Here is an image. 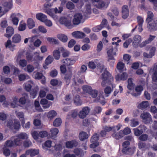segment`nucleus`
<instances>
[{"instance_id":"26","label":"nucleus","mask_w":157,"mask_h":157,"mask_svg":"<svg viewBox=\"0 0 157 157\" xmlns=\"http://www.w3.org/2000/svg\"><path fill=\"white\" fill-rule=\"evenodd\" d=\"M149 105V103L148 101H143L141 102L138 106V108L139 109H143L147 108Z\"/></svg>"},{"instance_id":"54","label":"nucleus","mask_w":157,"mask_h":157,"mask_svg":"<svg viewBox=\"0 0 157 157\" xmlns=\"http://www.w3.org/2000/svg\"><path fill=\"white\" fill-rule=\"evenodd\" d=\"M91 6L90 4H87L86 6V10L85 12L87 14H90L91 13Z\"/></svg>"},{"instance_id":"49","label":"nucleus","mask_w":157,"mask_h":157,"mask_svg":"<svg viewBox=\"0 0 157 157\" xmlns=\"http://www.w3.org/2000/svg\"><path fill=\"white\" fill-rule=\"evenodd\" d=\"M130 125L132 127H135L139 124L138 121L136 119H133L130 120Z\"/></svg>"},{"instance_id":"28","label":"nucleus","mask_w":157,"mask_h":157,"mask_svg":"<svg viewBox=\"0 0 157 157\" xmlns=\"http://www.w3.org/2000/svg\"><path fill=\"white\" fill-rule=\"evenodd\" d=\"M152 81L157 82V65L155 66L153 69Z\"/></svg>"},{"instance_id":"43","label":"nucleus","mask_w":157,"mask_h":157,"mask_svg":"<svg viewBox=\"0 0 157 157\" xmlns=\"http://www.w3.org/2000/svg\"><path fill=\"white\" fill-rule=\"evenodd\" d=\"M74 152L77 155L81 156L83 155L82 151L80 149L77 148L75 149Z\"/></svg>"},{"instance_id":"51","label":"nucleus","mask_w":157,"mask_h":157,"mask_svg":"<svg viewBox=\"0 0 157 157\" xmlns=\"http://www.w3.org/2000/svg\"><path fill=\"white\" fill-rule=\"evenodd\" d=\"M15 113L17 116L19 118V119H21L22 120H24V113L23 112H19L17 111H16Z\"/></svg>"},{"instance_id":"21","label":"nucleus","mask_w":157,"mask_h":157,"mask_svg":"<svg viewBox=\"0 0 157 157\" xmlns=\"http://www.w3.org/2000/svg\"><path fill=\"white\" fill-rule=\"evenodd\" d=\"M57 37L63 43L66 42L68 39L67 36L63 34H59L57 35Z\"/></svg>"},{"instance_id":"16","label":"nucleus","mask_w":157,"mask_h":157,"mask_svg":"<svg viewBox=\"0 0 157 157\" xmlns=\"http://www.w3.org/2000/svg\"><path fill=\"white\" fill-rule=\"evenodd\" d=\"M75 62V60H71L70 58H67L63 59L61 60L62 63L66 66H70L73 65Z\"/></svg>"},{"instance_id":"53","label":"nucleus","mask_w":157,"mask_h":157,"mask_svg":"<svg viewBox=\"0 0 157 157\" xmlns=\"http://www.w3.org/2000/svg\"><path fill=\"white\" fill-rule=\"evenodd\" d=\"M132 41V40L131 38H129L123 44V46L125 48H127L128 47V46L130 44Z\"/></svg>"},{"instance_id":"18","label":"nucleus","mask_w":157,"mask_h":157,"mask_svg":"<svg viewBox=\"0 0 157 157\" xmlns=\"http://www.w3.org/2000/svg\"><path fill=\"white\" fill-rule=\"evenodd\" d=\"M39 152V150L38 149H31L27 151L25 153L26 155H30L31 157H33L38 154Z\"/></svg>"},{"instance_id":"44","label":"nucleus","mask_w":157,"mask_h":157,"mask_svg":"<svg viewBox=\"0 0 157 157\" xmlns=\"http://www.w3.org/2000/svg\"><path fill=\"white\" fill-rule=\"evenodd\" d=\"M14 141L11 140H8L6 142V147H13L14 145Z\"/></svg>"},{"instance_id":"59","label":"nucleus","mask_w":157,"mask_h":157,"mask_svg":"<svg viewBox=\"0 0 157 157\" xmlns=\"http://www.w3.org/2000/svg\"><path fill=\"white\" fill-rule=\"evenodd\" d=\"M48 134L47 132L45 131H42L39 132V137L43 138L47 136Z\"/></svg>"},{"instance_id":"2","label":"nucleus","mask_w":157,"mask_h":157,"mask_svg":"<svg viewBox=\"0 0 157 157\" xmlns=\"http://www.w3.org/2000/svg\"><path fill=\"white\" fill-rule=\"evenodd\" d=\"M16 138L14 139L15 144L17 146H20L22 143V140H26L28 138V135L25 132H21L17 134Z\"/></svg>"},{"instance_id":"64","label":"nucleus","mask_w":157,"mask_h":157,"mask_svg":"<svg viewBox=\"0 0 157 157\" xmlns=\"http://www.w3.org/2000/svg\"><path fill=\"white\" fill-rule=\"evenodd\" d=\"M27 64V62L25 59H21L19 60V64L21 67H25Z\"/></svg>"},{"instance_id":"55","label":"nucleus","mask_w":157,"mask_h":157,"mask_svg":"<svg viewBox=\"0 0 157 157\" xmlns=\"http://www.w3.org/2000/svg\"><path fill=\"white\" fill-rule=\"evenodd\" d=\"M134 130L135 135L137 136H139L143 132V131L142 129L140 130L137 128L134 129Z\"/></svg>"},{"instance_id":"8","label":"nucleus","mask_w":157,"mask_h":157,"mask_svg":"<svg viewBox=\"0 0 157 157\" xmlns=\"http://www.w3.org/2000/svg\"><path fill=\"white\" fill-rule=\"evenodd\" d=\"M96 7L99 9L101 10H105L108 7L109 4L102 0L98 3L94 4Z\"/></svg>"},{"instance_id":"29","label":"nucleus","mask_w":157,"mask_h":157,"mask_svg":"<svg viewBox=\"0 0 157 157\" xmlns=\"http://www.w3.org/2000/svg\"><path fill=\"white\" fill-rule=\"evenodd\" d=\"M27 25L29 29H32L35 26L34 22L32 19L29 18L28 19Z\"/></svg>"},{"instance_id":"6","label":"nucleus","mask_w":157,"mask_h":157,"mask_svg":"<svg viewBox=\"0 0 157 157\" xmlns=\"http://www.w3.org/2000/svg\"><path fill=\"white\" fill-rule=\"evenodd\" d=\"M90 110V108L87 106L83 108L82 110L78 113L79 117L82 119L85 118L89 114Z\"/></svg>"},{"instance_id":"46","label":"nucleus","mask_w":157,"mask_h":157,"mask_svg":"<svg viewBox=\"0 0 157 157\" xmlns=\"http://www.w3.org/2000/svg\"><path fill=\"white\" fill-rule=\"evenodd\" d=\"M22 126L25 128H29L30 127V122H28L26 124L25 123L24 120H22L21 121Z\"/></svg>"},{"instance_id":"34","label":"nucleus","mask_w":157,"mask_h":157,"mask_svg":"<svg viewBox=\"0 0 157 157\" xmlns=\"http://www.w3.org/2000/svg\"><path fill=\"white\" fill-rule=\"evenodd\" d=\"M51 84L54 86L59 84V86H61L62 84V82L60 81H58L56 79H53L50 82Z\"/></svg>"},{"instance_id":"56","label":"nucleus","mask_w":157,"mask_h":157,"mask_svg":"<svg viewBox=\"0 0 157 157\" xmlns=\"http://www.w3.org/2000/svg\"><path fill=\"white\" fill-rule=\"evenodd\" d=\"M156 50L155 47L153 46H151L150 48L149 53L152 56H154L155 54Z\"/></svg>"},{"instance_id":"3","label":"nucleus","mask_w":157,"mask_h":157,"mask_svg":"<svg viewBox=\"0 0 157 157\" xmlns=\"http://www.w3.org/2000/svg\"><path fill=\"white\" fill-rule=\"evenodd\" d=\"M140 118L143 122L145 124L151 123L152 122V118L150 114L147 112H143L140 116Z\"/></svg>"},{"instance_id":"13","label":"nucleus","mask_w":157,"mask_h":157,"mask_svg":"<svg viewBox=\"0 0 157 157\" xmlns=\"http://www.w3.org/2000/svg\"><path fill=\"white\" fill-rule=\"evenodd\" d=\"M78 145V142L75 140L68 141L66 143V147L68 148H72L77 146Z\"/></svg>"},{"instance_id":"12","label":"nucleus","mask_w":157,"mask_h":157,"mask_svg":"<svg viewBox=\"0 0 157 157\" xmlns=\"http://www.w3.org/2000/svg\"><path fill=\"white\" fill-rule=\"evenodd\" d=\"M72 72L71 70L67 72L64 78V81L66 82V85H68L71 81V77L72 76Z\"/></svg>"},{"instance_id":"41","label":"nucleus","mask_w":157,"mask_h":157,"mask_svg":"<svg viewBox=\"0 0 157 157\" xmlns=\"http://www.w3.org/2000/svg\"><path fill=\"white\" fill-rule=\"evenodd\" d=\"M98 91L97 90L92 89L89 94L92 98H96L98 96Z\"/></svg>"},{"instance_id":"39","label":"nucleus","mask_w":157,"mask_h":157,"mask_svg":"<svg viewBox=\"0 0 157 157\" xmlns=\"http://www.w3.org/2000/svg\"><path fill=\"white\" fill-rule=\"evenodd\" d=\"M124 67V64L123 62H119L117 63V69L119 71H122Z\"/></svg>"},{"instance_id":"38","label":"nucleus","mask_w":157,"mask_h":157,"mask_svg":"<svg viewBox=\"0 0 157 157\" xmlns=\"http://www.w3.org/2000/svg\"><path fill=\"white\" fill-rule=\"evenodd\" d=\"M53 56L55 59L58 60L60 57V52L59 51L56 50L53 52Z\"/></svg>"},{"instance_id":"23","label":"nucleus","mask_w":157,"mask_h":157,"mask_svg":"<svg viewBox=\"0 0 157 157\" xmlns=\"http://www.w3.org/2000/svg\"><path fill=\"white\" fill-rule=\"evenodd\" d=\"M21 35L18 34H16L13 37L12 41L13 43H18L21 42Z\"/></svg>"},{"instance_id":"24","label":"nucleus","mask_w":157,"mask_h":157,"mask_svg":"<svg viewBox=\"0 0 157 157\" xmlns=\"http://www.w3.org/2000/svg\"><path fill=\"white\" fill-rule=\"evenodd\" d=\"M113 48H112L108 50L107 52V54L108 55L109 58L108 60V61H109L110 60H114V58L113 57V56L116 55V53L115 52H113Z\"/></svg>"},{"instance_id":"1","label":"nucleus","mask_w":157,"mask_h":157,"mask_svg":"<svg viewBox=\"0 0 157 157\" xmlns=\"http://www.w3.org/2000/svg\"><path fill=\"white\" fill-rule=\"evenodd\" d=\"M101 79L102 81L101 86L105 87L107 85H112L113 80V77L108 71L104 72L101 75Z\"/></svg>"},{"instance_id":"63","label":"nucleus","mask_w":157,"mask_h":157,"mask_svg":"<svg viewBox=\"0 0 157 157\" xmlns=\"http://www.w3.org/2000/svg\"><path fill=\"white\" fill-rule=\"evenodd\" d=\"M3 5L4 6L8 9H11L12 7V3L11 2H5L3 3Z\"/></svg>"},{"instance_id":"32","label":"nucleus","mask_w":157,"mask_h":157,"mask_svg":"<svg viewBox=\"0 0 157 157\" xmlns=\"http://www.w3.org/2000/svg\"><path fill=\"white\" fill-rule=\"evenodd\" d=\"M128 85L127 86L129 90H132L134 88V84L132 82V79L129 78L128 80Z\"/></svg>"},{"instance_id":"45","label":"nucleus","mask_w":157,"mask_h":157,"mask_svg":"<svg viewBox=\"0 0 157 157\" xmlns=\"http://www.w3.org/2000/svg\"><path fill=\"white\" fill-rule=\"evenodd\" d=\"M53 60V58L51 56H49L46 59L45 63L47 65L51 63Z\"/></svg>"},{"instance_id":"48","label":"nucleus","mask_w":157,"mask_h":157,"mask_svg":"<svg viewBox=\"0 0 157 157\" xmlns=\"http://www.w3.org/2000/svg\"><path fill=\"white\" fill-rule=\"evenodd\" d=\"M64 24L69 29H71L74 27L73 25L71 24V21L70 20L67 19V21H66Z\"/></svg>"},{"instance_id":"40","label":"nucleus","mask_w":157,"mask_h":157,"mask_svg":"<svg viewBox=\"0 0 157 157\" xmlns=\"http://www.w3.org/2000/svg\"><path fill=\"white\" fill-rule=\"evenodd\" d=\"M47 40L53 44H59V41L58 40L53 38L48 37L47 38Z\"/></svg>"},{"instance_id":"57","label":"nucleus","mask_w":157,"mask_h":157,"mask_svg":"<svg viewBox=\"0 0 157 157\" xmlns=\"http://www.w3.org/2000/svg\"><path fill=\"white\" fill-rule=\"evenodd\" d=\"M32 144L31 142L29 140H25L23 142V146L25 147H30L32 145Z\"/></svg>"},{"instance_id":"14","label":"nucleus","mask_w":157,"mask_h":157,"mask_svg":"<svg viewBox=\"0 0 157 157\" xmlns=\"http://www.w3.org/2000/svg\"><path fill=\"white\" fill-rule=\"evenodd\" d=\"M122 17L125 19L127 18L129 15V10L127 6H124L122 7Z\"/></svg>"},{"instance_id":"20","label":"nucleus","mask_w":157,"mask_h":157,"mask_svg":"<svg viewBox=\"0 0 157 157\" xmlns=\"http://www.w3.org/2000/svg\"><path fill=\"white\" fill-rule=\"evenodd\" d=\"M23 97L21 98L19 101L22 105L25 104L26 102L29 101V98L28 95L26 93H24L23 94Z\"/></svg>"},{"instance_id":"37","label":"nucleus","mask_w":157,"mask_h":157,"mask_svg":"<svg viewBox=\"0 0 157 157\" xmlns=\"http://www.w3.org/2000/svg\"><path fill=\"white\" fill-rule=\"evenodd\" d=\"M57 113L54 110H52L49 111L48 114V117L50 119H52L53 117L57 115Z\"/></svg>"},{"instance_id":"52","label":"nucleus","mask_w":157,"mask_h":157,"mask_svg":"<svg viewBox=\"0 0 157 157\" xmlns=\"http://www.w3.org/2000/svg\"><path fill=\"white\" fill-rule=\"evenodd\" d=\"M29 76L25 74H20L18 76L19 79L20 81H24L27 79Z\"/></svg>"},{"instance_id":"31","label":"nucleus","mask_w":157,"mask_h":157,"mask_svg":"<svg viewBox=\"0 0 157 157\" xmlns=\"http://www.w3.org/2000/svg\"><path fill=\"white\" fill-rule=\"evenodd\" d=\"M74 102L75 105L77 106H80L81 105L82 102L79 99V95H76L74 99Z\"/></svg>"},{"instance_id":"42","label":"nucleus","mask_w":157,"mask_h":157,"mask_svg":"<svg viewBox=\"0 0 157 157\" xmlns=\"http://www.w3.org/2000/svg\"><path fill=\"white\" fill-rule=\"evenodd\" d=\"M153 14L151 12L148 11L147 12V17L146 19V21L149 23L153 19Z\"/></svg>"},{"instance_id":"36","label":"nucleus","mask_w":157,"mask_h":157,"mask_svg":"<svg viewBox=\"0 0 157 157\" xmlns=\"http://www.w3.org/2000/svg\"><path fill=\"white\" fill-rule=\"evenodd\" d=\"M104 91L105 97H108L112 91V90L110 87L107 86L105 88Z\"/></svg>"},{"instance_id":"5","label":"nucleus","mask_w":157,"mask_h":157,"mask_svg":"<svg viewBox=\"0 0 157 157\" xmlns=\"http://www.w3.org/2000/svg\"><path fill=\"white\" fill-rule=\"evenodd\" d=\"M99 140V135L97 133H95L91 137L90 141L92 143L90 145V148H94L98 147L99 144L98 140Z\"/></svg>"},{"instance_id":"7","label":"nucleus","mask_w":157,"mask_h":157,"mask_svg":"<svg viewBox=\"0 0 157 157\" xmlns=\"http://www.w3.org/2000/svg\"><path fill=\"white\" fill-rule=\"evenodd\" d=\"M147 28L149 31L153 32L157 29V19H155L153 21L148 24Z\"/></svg>"},{"instance_id":"4","label":"nucleus","mask_w":157,"mask_h":157,"mask_svg":"<svg viewBox=\"0 0 157 157\" xmlns=\"http://www.w3.org/2000/svg\"><path fill=\"white\" fill-rule=\"evenodd\" d=\"M83 22V16L82 14L80 13H76L75 14L72 21L73 25H78Z\"/></svg>"},{"instance_id":"17","label":"nucleus","mask_w":157,"mask_h":157,"mask_svg":"<svg viewBox=\"0 0 157 157\" xmlns=\"http://www.w3.org/2000/svg\"><path fill=\"white\" fill-rule=\"evenodd\" d=\"M72 36L77 38H82L86 36L85 34L79 31H75L72 33Z\"/></svg>"},{"instance_id":"60","label":"nucleus","mask_w":157,"mask_h":157,"mask_svg":"<svg viewBox=\"0 0 157 157\" xmlns=\"http://www.w3.org/2000/svg\"><path fill=\"white\" fill-rule=\"evenodd\" d=\"M3 154L6 156H9L10 154V150L6 147H4L3 149Z\"/></svg>"},{"instance_id":"47","label":"nucleus","mask_w":157,"mask_h":157,"mask_svg":"<svg viewBox=\"0 0 157 157\" xmlns=\"http://www.w3.org/2000/svg\"><path fill=\"white\" fill-rule=\"evenodd\" d=\"M64 24L69 29H71L74 27L73 25L71 24V21L70 20L67 19V21H66Z\"/></svg>"},{"instance_id":"15","label":"nucleus","mask_w":157,"mask_h":157,"mask_svg":"<svg viewBox=\"0 0 157 157\" xmlns=\"http://www.w3.org/2000/svg\"><path fill=\"white\" fill-rule=\"evenodd\" d=\"M38 54L36 52L34 54L27 53L26 55V59L28 62H32L36 60V54Z\"/></svg>"},{"instance_id":"58","label":"nucleus","mask_w":157,"mask_h":157,"mask_svg":"<svg viewBox=\"0 0 157 157\" xmlns=\"http://www.w3.org/2000/svg\"><path fill=\"white\" fill-rule=\"evenodd\" d=\"M66 7L69 9L72 10L74 9L75 5L72 2H70L67 4Z\"/></svg>"},{"instance_id":"11","label":"nucleus","mask_w":157,"mask_h":157,"mask_svg":"<svg viewBox=\"0 0 157 157\" xmlns=\"http://www.w3.org/2000/svg\"><path fill=\"white\" fill-rule=\"evenodd\" d=\"M21 16V15L19 13L12 14L10 16V17L12 18V21L13 24L17 25L19 21L18 17Z\"/></svg>"},{"instance_id":"22","label":"nucleus","mask_w":157,"mask_h":157,"mask_svg":"<svg viewBox=\"0 0 157 157\" xmlns=\"http://www.w3.org/2000/svg\"><path fill=\"white\" fill-rule=\"evenodd\" d=\"M114 133L112 134L113 137L117 140H119L123 136V134L122 130H120L119 132H113Z\"/></svg>"},{"instance_id":"25","label":"nucleus","mask_w":157,"mask_h":157,"mask_svg":"<svg viewBox=\"0 0 157 157\" xmlns=\"http://www.w3.org/2000/svg\"><path fill=\"white\" fill-rule=\"evenodd\" d=\"M36 18L41 21L43 22L46 20H47V17L44 14L42 13H40L36 14Z\"/></svg>"},{"instance_id":"9","label":"nucleus","mask_w":157,"mask_h":157,"mask_svg":"<svg viewBox=\"0 0 157 157\" xmlns=\"http://www.w3.org/2000/svg\"><path fill=\"white\" fill-rule=\"evenodd\" d=\"M135 149L136 148L135 147L133 148L128 147L127 148H123L122 152L124 154L132 155L134 153Z\"/></svg>"},{"instance_id":"30","label":"nucleus","mask_w":157,"mask_h":157,"mask_svg":"<svg viewBox=\"0 0 157 157\" xmlns=\"http://www.w3.org/2000/svg\"><path fill=\"white\" fill-rule=\"evenodd\" d=\"M82 89L84 92L89 94L92 89L91 86L87 85H84L82 87Z\"/></svg>"},{"instance_id":"19","label":"nucleus","mask_w":157,"mask_h":157,"mask_svg":"<svg viewBox=\"0 0 157 157\" xmlns=\"http://www.w3.org/2000/svg\"><path fill=\"white\" fill-rule=\"evenodd\" d=\"M14 33V30L11 27H8L6 30V33L4 34L5 36L8 38H10Z\"/></svg>"},{"instance_id":"33","label":"nucleus","mask_w":157,"mask_h":157,"mask_svg":"<svg viewBox=\"0 0 157 157\" xmlns=\"http://www.w3.org/2000/svg\"><path fill=\"white\" fill-rule=\"evenodd\" d=\"M50 132L51 134V136L52 137L56 136L59 132V130L56 128H53L51 129Z\"/></svg>"},{"instance_id":"50","label":"nucleus","mask_w":157,"mask_h":157,"mask_svg":"<svg viewBox=\"0 0 157 157\" xmlns=\"http://www.w3.org/2000/svg\"><path fill=\"white\" fill-rule=\"evenodd\" d=\"M31 134L35 140L38 139L39 137V133H38L36 131H32L31 132Z\"/></svg>"},{"instance_id":"61","label":"nucleus","mask_w":157,"mask_h":157,"mask_svg":"<svg viewBox=\"0 0 157 157\" xmlns=\"http://www.w3.org/2000/svg\"><path fill=\"white\" fill-rule=\"evenodd\" d=\"M13 128L15 129H19L20 127V124L19 121H15L13 124Z\"/></svg>"},{"instance_id":"10","label":"nucleus","mask_w":157,"mask_h":157,"mask_svg":"<svg viewBox=\"0 0 157 157\" xmlns=\"http://www.w3.org/2000/svg\"><path fill=\"white\" fill-rule=\"evenodd\" d=\"M141 41V36L138 35L134 36L132 40V45L135 48H136Z\"/></svg>"},{"instance_id":"62","label":"nucleus","mask_w":157,"mask_h":157,"mask_svg":"<svg viewBox=\"0 0 157 157\" xmlns=\"http://www.w3.org/2000/svg\"><path fill=\"white\" fill-rule=\"evenodd\" d=\"M148 136L147 134H143L139 137V139L142 141H145L147 140Z\"/></svg>"},{"instance_id":"35","label":"nucleus","mask_w":157,"mask_h":157,"mask_svg":"<svg viewBox=\"0 0 157 157\" xmlns=\"http://www.w3.org/2000/svg\"><path fill=\"white\" fill-rule=\"evenodd\" d=\"M62 122V121L60 118H57L54 121L53 125L55 127L59 126L61 124Z\"/></svg>"},{"instance_id":"27","label":"nucleus","mask_w":157,"mask_h":157,"mask_svg":"<svg viewBox=\"0 0 157 157\" xmlns=\"http://www.w3.org/2000/svg\"><path fill=\"white\" fill-rule=\"evenodd\" d=\"M79 137L81 140L84 141L88 139L89 136L86 132L82 131L79 133Z\"/></svg>"}]
</instances>
